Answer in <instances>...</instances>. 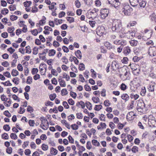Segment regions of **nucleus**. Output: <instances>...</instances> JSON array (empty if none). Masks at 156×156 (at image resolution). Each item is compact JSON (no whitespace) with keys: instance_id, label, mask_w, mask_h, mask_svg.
Listing matches in <instances>:
<instances>
[{"instance_id":"nucleus-1","label":"nucleus","mask_w":156,"mask_h":156,"mask_svg":"<svg viewBox=\"0 0 156 156\" xmlns=\"http://www.w3.org/2000/svg\"><path fill=\"white\" fill-rule=\"evenodd\" d=\"M112 29L113 31L118 33L120 32L122 29V25L120 21L117 20L113 22Z\"/></svg>"},{"instance_id":"nucleus-2","label":"nucleus","mask_w":156,"mask_h":156,"mask_svg":"<svg viewBox=\"0 0 156 156\" xmlns=\"http://www.w3.org/2000/svg\"><path fill=\"white\" fill-rule=\"evenodd\" d=\"M148 53L151 57L156 55V47L155 46L150 47L148 49Z\"/></svg>"},{"instance_id":"nucleus-3","label":"nucleus","mask_w":156,"mask_h":156,"mask_svg":"<svg viewBox=\"0 0 156 156\" xmlns=\"http://www.w3.org/2000/svg\"><path fill=\"white\" fill-rule=\"evenodd\" d=\"M108 9H102L100 10V16L101 19H103L107 17L108 14Z\"/></svg>"},{"instance_id":"nucleus-4","label":"nucleus","mask_w":156,"mask_h":156,"mask_svg":"<svg viewBox=\"0 0 156 156\" xmlns=\"http://www.w3.org/2000/svg\"><path fill=\"white\" fill-rule=\"evenodd\" d=\"M106 32L104 26H98V36L101 37L104 34H105Z\"/></svg>"},{"instance_id":"nucleus-5","label":"nucleus","mask_w":156,"mask_h":156,"mask_svg":"<svg viewBox=\"0 0 156 156\" xmlns=\"http://www.w3.org/2000/svg\"><path fill=\"white\" fill-rule=\"evenodd\" d=\"M119 65L117 62L115 61H113L112 62L111 67L113 70H115V69H119Z\"/></svg>"},{"instance_id":"nucleus-6","label":"nucleus","mask_w":156,"mask_h":156,"mask_svg":"<svg viewBox=\"0 0 156 156\" xmlns=\"http://www.w3.org/2000/svg\"><path fill=\"white\" fill-rule=\"evenodd\" d=\"M139 1L140 0H129L130 5L134 7L138 5Z\"/></svg>"},{"instance_id":"nucleus-7","label":"nucleus","mask_w":156,"mask_h":156,"mask_svg":"<svg viewBox=\"0 0 156 156\" xmlns=\"http://www.w3.org/2000/svg\"><path fill=\"white\" fill-rule=\"evenodd\" d=\"M131 50L129 47L127 46L125 48L123 49V53L126 55H127L130 53Z\"/></svg>"},{"instance_id":"nucleus-8","label":"nucleus","mask_w":156,"mask_h":156,"mask_svg":"<svg viewBox=\"0 0 156 156\" xmlns=\"http://www.w3.org/2000/svg\"><path fill=\"white\" fill-rule=\"evenodd\" d=\"M139 3L140 7L144 8L147 4V2L145 1L140 0Z\"/></svg>"},{"instance_id":"nucleus-9","label":"nucleus","mask_w":156,"mask_h":156,"mask_svg":"<svg viewBox=\"0 0 156 156\" xmlns=\"http://www.w3.org/2000/svg\"><path fill=\"white\" fill-rule=\"evenodd\" d=\"M155 85V83H152L150 84L149 87L148 88V89L149 92H153L154 90V87Z\"/></svg>"},{"instance_id":"nucleus-10","label":"nucleus","mask_w":156,"mask_h":156,"mask_svg":"<svg viewBox=\"0 0 156 156\" xmlns=\"http://www.w3.org/2000/svg\"><path fill=\"white\" fill-rule=\"evenodd\" d=\"M75 54L76 57L79 59L81 58L82 54L81 51L80 50H77L75 52Z\"/></svg>"},{"instance_id":"nucleus-11","label":"nucleus","mask_w":156,"mask_h":156,"mask_svg":"<svg viewBox=\"0 0 156 156\" xmlns=\"http://www.w3.org/2000/svg\"><path fill=\"white\" fill-rule=\"evenodd\" d=\"M122 98L125 100V101H128L129 98V95L126 94H122L121 97Z\"/></svg>"},{"instance_id":"nucleus-12","label":"nucleus","mask_w":156,"mask_h":156,"mask_svg":"<svg viewBox=\"0 0 156 156\" xmlns=\"http://www.w3.org/2000/svg\"><path fill=\"white\" fill-rule=\"evenodd\" d=\"M122 72L125 73L123 76V78L122 79L124 80H126L128 77V72L125 69H122Z\"/></svg>"},{"instance_id":"nucleus-13","label":"nucleus","mask_w":156,"mask_h":156,"mask_svg":"<svg viewBox=\"0 0 156 156\" xmlns=\"http://www.w3.org/2000/svg\"><path fill=\"white\" fill-rule=\"evenodd\" d=\"M130 97L131 99H134V100H137L139 97V95L137 94H134L132 93L130 94Z\"/></svg>"},{"instance_id":"nucleus-14","label":"nucleus","mask_w":156,"mask_h":156,"mask_svg":"<svg viewBox=\"0 0 156 156\" xmlns=\"http://www.w3.org/2000/svg\"><path fill=\"white\" fill-rule=\"evenodd\" d=\"M133 9H130L126 10H123L122 12L124 13L126 15L129 16L131 14V13L133 11Z\"/></svg>"},{"instance_id":"nucleus-15","label":"nucleus","mask_w":156,"mask_h":156,"mask_svg":"<svg viewBox=\"0 0 156 156\" xmlns=\"http://www.w3.org/2000/svg\"><path fill=\"white\" fill-rule=\"evenodd\" d=\"M130 67L133 71H136L137 69V67H138V66L136 65L135 63H133L130 64Z\"/></svg>"},{"instance_id":"nucleus-16","label":"nucleus","mask_w":156,"mask_h":156,"mask_svg":"<svg viewBox=\"0 0 156 156\" xmlns=\"http://www.w3.org/2000/svg\"><path fill=\"white\" fill-rule=\"evenodd\" d=\"M46 20V17L44 16H42V19L39 21V25H42L45 24Z\"/></svg>"},{"instance_id":"nucleus-17","label":"nucleus","mask_w":156,"mask_h":156,"mask_svg":"<svg viewBox=\"0 0 156 156\" xmlns=\"http://www.w3.org/2000/svg\"><path fill=\"white\" fill-rule=\"evenodd\" d=\"M129 42L132 46H135L137 45L138 41L136 40H133L130 41Z\"/></svg>"},{"instance_id":"nucleus-18","label":"nucleus","mask_w":156,"mask_h":156,"mask_svg":"<svg viewBox=\"0 0 156 156\" xmlns=\"http://www.w3.org/2000/svg\"><path fill=\"white\" fill-rule=\"evenodd\" d=\"M106 124L105 123L101 122L99 126H98V130L99 129H102L104 128H106Z\"/></svg>"},{"instance_id":"nucleus-19","label":"nucleus","mask_w":156,"mask_h":156,"mask_svg":"<svg viewBox=\"0 0 156 156\" xmlns=\"http://www.w3.org/2000/svg\"><path fill=\"white\" fill-rule=\"evenodd\" d=\"M76 105L77 106H79V105H80L82 108H84L85 107V103L84 102L82 101H80V102H78Z\"/></svg>"},{"instance_id":"nucleus-20","label":"nucleus","mask_w":156,"mask_h":156,"mask_svg":"<svg viewBox=\"0 0 156 156\" xmlns=\"http://www.w3.org/2000/svg\"><path fill=\"white\" fill-rule=\"evenodd\" d=\"M58 151L55 148L53 147H51V148L50 153L51 154L55 155L57 154Z\"/></svg>"},{"instance_id":"nucleus-21","label":"nucleus","mask_w":156,"mask_h":156,"mask_svg":"<svg viewBox=\"0 0 156 156\" xmlns=\"http://www.w3.org/2000/svg\"><path fill=\"white\" fill-rule=\"evenodd\" d=\"M58 81L59 83V84L61 87H65L66 86V84L65 81L63 80H60V79L58 80Z\"/></svg>"},{"instance_id":"nucleus-22","label":"nucleus","mask_w":156,"mask_h":156,"mask_svg":"<svg viewBox=\"0 0 156 156\" xmlns=\"http://www.w3.org/2000/svg\"><path fill=\"white\" fill-rule=\"evenodd\" d=\"M9 8L11 11H14L16 9V5L15 4L10 5L9 6Z\"/></svg>"},{"instance_id":"nucleus-23","label":"nucleus","mask_w":156,"mask_h":156,"mask_svg":"<svg viewBox=\"0 0 156 156\" xmlns=\"http://www.w3.org/2000/svg\"><path fill=\"white\" fill-rule=\"evenodd\" d=\"M56 53L54 49H51L49 51L48 55L49 56H53Z\"/></svg>"},{"instance_id":"nucleus-24","label":"nucleus","mask_w":156,"mask_h":156,"mask_svg":"<svg viewBox=\"0 0 156 156\" xmlns=\"http://www.w3.org/2000/svg\"><path fill=\"white\" fill-rule=\"evenodd\" d=\"M1 12L2 14L5 15L8 13L9 10L6 8H4L1 10Z\"/></svg>"},{"instance_id":"nucleus-25","label":"nucleus","mask_w":156,"mask_h":156,"mask_svg":"<svg viewBox=\"0 0 156 156\" xmlns=\"http://www.w3.org/2000/svg\"><path fill=\"white\" fill-rule=\"evenodd\" d=\"M132 8H131L130 6L129 5L127 4L126 3L125 4V5H124L123 8V10H128L129 9H132Z\"/></svg>"},{"instance_id":"nucleus-26","label":"nucleus","mask_w":156,"mask_h":156,"mask_svg":"<svg viewBox=\"0 0 156 156\" xmlns=\"http://www.w3.org/2000/svg\"><path fill=\"white\" fill-rule=\"evenodd\" d=\"M19 72H18L16 70L13 69L12 71L11 74L12 75L14 76H17L18 75Z\"/></svg>"},{"instance_id":"nucleus-27","label":"nucleus","mask_w":156,"mask_h":156,"mask_svg":"<svg viewBox=\"0 0 156 156\" xmlns=\"http://www.w3.org/2000/svg\"><path fill=\"white\" fill-rule=\"evenodd\" d=\"M127 34H129L130 35L129 37V38H132L135 35V33L133 32L132 30L129 31Z\"/></svg>"},{"instance_id":"nucleus-28","label":"nucleus","mask_w":156,"mask_h":156,"mask_svg":"<svg viewBox=\"0 0 156 156\" xmlns=\"http://www.w3.org/2000/svg\"><path fill=\"white\" fill-rule=\"evenodd\" d=\"M79 69L80 70L83 71L85 67L84 64L82 63H80L79 66Z\"/></svg>"},{"instance_id":"nucleus-29","label":"nucleus","mask_w":156,"mask_h":156,"mask_svg":"<svg viewBox=\"0 0 156 156\" xmlns=\"http://www.w3.org/2000/svg\"><path fill=\"white\" fill-rule=\"evenodd\" d=\"M67 20L68 21L69 23H71L74 21V19L73 17L69 16L67 17H66Z\"/></svg>"},{"instance_id":"nucleus-30","label":"nucleus","mask_w":156,"mask_h":156,"mask_svg":"<svg viewBox=\"0 0 156 156\" xmlns=\"http://www.w3.org/2000/svg\"><path fill=\"white\" fill-rule=\"evenodd\" d=\"M62 77L63 78H66L67 81L69 80L70 79V77L66 73H64L62 74Z\"/></svg>"},{"instance_id":"nucleus-31","label":"nucleus","mask_w":156,"mask_h":156,"mask_svg":"<svg viewBox=\"0 0 156 156\" xmlns=\"http://www.w3.org/2000/svg\"><path fill=\"white\" fill-rule=\"evenodd\" d=\"M86 105L87 108L89 110L92 109V105L91 104L89 101H87L86 102Z\"/></svg>"},{"instance_id":"nucleus-32","label":"nucleus","mask_w":156,"mask_h":156,"mask_svg":"<svg viewBox=\"0 0 156 156\" xmlns=\"http://www.w3.org/2000/svg\"><path fill=\"white\" fill-rule=\"evenodd\" d=\"M26 53L30 54L31 53V51L30 47L29 46H27L25 47Z\"/></svg>"},{"instance_id":"nucleus-33","label":"nucleus","mask_w":156,"mask_h":156,"mask_svg":"<svg viewBox=\"0 0 156 156\" xmlns=\"http://www.w3.org/2000/svg\"><path fill=\"white\" fill-rule=\"evenodd\" d=\"M2 137L3 139L7 140L9 138V136L7 133H5L2 135Z\"/></svg>"},{"instance_id":"nucleus-34","label":"nucleus","mask_w":156,"mask_h":156,"mask_svg":"<svg viewBox=\"0 0 156 156\" xmlns=\"http://www.w3.org/2000/svg\"><path fill=\"white\" fill-rule=\"evenodd\" d=\"M70 67L71 68V69L72 71L76 73L77 72V69L75 66L73 65L72 63H71Z\"/></svg>"},{"instance_id":"nucleus-35","label":"nucleus","mask_w":156,"mask_h":156,"mask_svg":"<svg viewBox=\"0 0 156 156\" xmlns=\"http://www.w3.org/2000/svg\"><path fill=\"white\" fill-rule=\"evenodd\" d=\"M32 79L31 77L29 76L27 77L26 83L28 84H30L32 82Z\"/></svg>"},{"instance_id":"nucleus-36","label":"nucleus","mask_w":156,"mask_h":156,"mask_svg":"<svg viewBox=\"0 0 156 156\" xmlns=\"http://www.w3.org/2000/svg\"><path fill=\"white\" fill-rule=\"evenodd\" d=\"M11 100L10 98L9 99V100L8 101H7V102L8 104L6 103V102H4V105L7 107H9L10 106V104L11 103Z\"/></svg>"},{"instance_id":"nucleus-37","label":"nucleus","mask_w":156,"mask_h":156,"mask_svg":"<svg viewBox=\"0 0 156 156\" xmlns=\"http://www.w3.org/2000/svg\"><path fill=\"white\" fill-rule=\"evenodd\" d=\"M75 5L77 8H79L81 6L80 3L78 0H76L75 2Z\"/></svg>"},{"instance_id":"nucleus-38","label":"nucleus","mask_w":156,"mask_h":156,"mask_svg":"<svg viewBox=\"0 0 156 156\" xmlns=\"http://www.w3.org/2000/svg\"><path fill=\"white\" fill-rule=\"evenodd\" d=\"M48 146L44 144H43L42 145L41 148L44 151L47 150L48 149Z\"/></svg>"},{"instance_id":"nucleus-39","label":"nucleus","mask_w":156,"mask_h":156,"mask_svg":"<svg viewBox=\"0 0 156 156\" xmlns=\"http://www.w3.org/2000/svg\"><path fill=\"white\" fill-rule=\"evenodd\" d=\"M56 97V95L55 94H51L49 96V98L50 100L51 101H53Z\"/></svg>"},{"instance_id":"nucleus-40","label":"nucleus","mask_w":156,"mask_h":156,"mask_svg":"<svg viewBox=\"0 0 156 156\" xmlns=\"http://www.w3.org/2000/svg\"><path fill=\"white\" fill-rule=\"evenodd\" d=\"M143 105H144V106H145V104L144 102L143 101L142 102H141L139 101L137 103V106L139 107V108H143L142 107Z\"/></svg>"},{"instance_id":"nucleus-41","label":"nucleus","mask_w":156,"mask_h":156,"mask_svg":"<svg viewBox=\"0 0 156 156\" xmlns=\"http://www.w3.org/2000/svg\"><path fill=\"white\" fill-rule=\"evenodd\" d=\"M3 129L6 131H9L10 129V127L9 125L6 124L3 127Z\"/></svg>"},{"instance_id":"nucleus-42","label":"nucleus","mask_w":156,"mask_h":156,"mask_svg":"<svg viewBox=\"0 0 156 156\" xmlns=\"http://www.w3.org/2000/svg\"><path fill=\"white\" fill-rule=\"evenodd\" d=\"M18 18V17L15 15H12L10 16V19L11 20L13 21L16 20Z\"/></svg>"},{"instance_id":"nucleus-43","label":"nucleus","mask_w":156,"mask_h":156,"mask_svg":"<svg viewBox=\"0 0 156 156\" xmlns=\"http://www.w3.org/2000/svg\"><path fill=\"white\" fill-rule=\"evenodd\" d=\"M10 136L11 139H12L16 140L17 138V135L14 133H11L10 135Z\"/></svg>"},{"instance_id":"nucleus-44","label":"nucleus","mask_w":156,"mask_h":156,"mask_svg":"<svg viewBox=\"0 0 156 156\" xmlns=\"http://www.w3.org/2000/svg\"><path fill=\"white\" fill-rule=\"evenodd\" d=\"M68 93V92L66 89H62L61 90V94L62 96L66 95Z\"/></svg>"},{"instance_id":"nucleus-45","label":"nucleus","mask_w":156,"mask_h":156,"mask_svg":"<svg viewBox=\"0 0 156 156\" xmlns=\"http://www.w3.org/2000/svg\"><path fill=\"white\" fill-rule=\"evenodd\" d=\"M56 5V3L55 2H53L51 3V7H52V8H51V6H49L48 8L49 9H51L52 10V9H55V10H56V8H56L55 7V5Z\"/></svg>"},{"instance_id":"nucleus-46","label":"nucleus","mask_w":156,"mask_h":156,"mask_svg":"<svg viewBox=\"0 0 156 156\" xmlns=\"http://www.w3.org/2000/svg\"><path fill=\"white\" fill-rule=\"evenodd\" d=\"M31 4V1H26L24 2L23 5L25 7H27L29 6Z\"/></svg>"},{"instance_id":"nucleus-47","label":"nucleus","mask_w":156,"mask_h":156,"mask_svg":"<svg viewBox=\"0 0 156 156\" xmlns=\"http://www.w3.org/2000/svg\"><path fill=\"white\" fill-rule=\"evenodd\" d=\"M38 48L36 47H34L33 49V54L34 55H36L38 53Z\"/></svg>"},{"instance_id":"nucleus-48","label":"nucleus","mask_w":156,"mask_h":156,"mask_svg":"<svg viewBox=\"0 0 156 156\" xmlns=\"http://www.w3.org/2000/svg\"><path fill=\"white\" fill-rule=\"evenodd\" d=\"M132 151L134 153H136L138 151V148L137 146H133L131 149Z\"/></svg>"},{"instance_id":"nucleus-49","label":"nucleus","mask_w":156,"mask_h":156,"mask_svg":"<svg viewBox=\"0 0 156 156\" xmlns=\"http://www.w3.org/2000/svg\"><path fill=\"white\" fill-rule=\"evenodd\" d=\"M62 105L66 109H68L69 108V106L66 101L63 102Z\"/></svg>"},{"instance_id":"nucleus-50","label":"nucleus","mask_w":156,"mask_h":156,"mask_svg":"<svg viewBox=\"0 0 156 156\" xmlns=\"http://www.w3.org/2000/svg\"><path fill=\"white\" fill-rule=\"evenodd\" d=\"M91 72L92 73L91 76L92 77L94 78L96 77V73L94 71V70L91 69L90 70Z\"/></svg>"},{"instance_id":"nucleus-51","label":"nucleus","mask_w":156,"mask_h":156,"mask_svg":"<svg viewBox=\"0 0 156 156\" xmlns=\"http://www.w3.org/2000/svg\"><path fill=\"white\" fill-rule=\"evenodd\" d=\"M68 103L70 105H73L74 104L75 102L72 98L69 99L68 100Z\"/></svg>"},{"instance_id":"nucleus-52","label":"nucleus","mask_w":156,"mask_h":156,"mask_svg":"<svg viewBox=\"0 0 156 156\" xmlns=\"http://www.w3.org/2000/svg\"><path fill=\"white\" fill-rule=\"evenodd\" d=\"M71 127L73 130H76L78 128V126L76 124H72L71 125Z\"/></svg>"},{"instance_id":"nucleus-53","label":"nucleus","mask_w":156,"mask_h":156,"mask_svg":"<svg viewBox=\"0 0 156 156\" xmlns=\"http://www.w3.org/2000/svg\"><path fill=\"white\" fill-rule=\"evenodd\" d=\"M38 72V70L37 68H33L32 69L31 71L32 74L33 75H34Z\"/></svg>"},{"instance_id":"nucleus-54","label":"nucleus","mask_w":156,"mask_h":156,"mask_svg":"<svg viewBox=\"0 0 156 156\" xmlns=\"http://www.w3.org/2000/svg\"><path fill=\"white\" fill-rule=\"evenodd\" d=\"M4 114L6 116L9 118L11 116V115L10 113L8 111V110H6L4 112Z\"/></svg>"},{"instance_id":"nucleus-55","label":"nucleus","mask_w":156,"mask_h":156,"mask_svg":"<svg viewBox=\"0 0 156 156\" xmlns=\"http://www.w3.org/2000/svg\"><path fill=\"white\" fill-rule=\"evenodd\" d=\"M62 60V62L66 64H67L68 62V60L65 56L63 57Z\"/></svg>"},{"instance_id":"nucleus-56","label":"nucleus","mask_w":156,"mask_h":156,"mask_svg":"<svg viewBox=\"0 0 156 156\" xmlns=\"http://www.w3.org/2000/svg\"><path fill=\"white\" fill-rule=\"evenodd\" d=\"M70 96L73 98H75L76 97V94L72 91L70 92Z\"/></svg>"},{"instance_id":"nucleus-57","label":"nucleus","mask_w":156,"mask_h":156,"mask_svg":"<svg viewBox=\"0 0 156 156\" xmlns=\"http://www.w3.org/2000/svg\"><path fill=\"white\" fill-rule=\"evenodd\" d=\"M120 42L119 44V45H121V46H122V47L123 46L125 45L126 44V42L125 40H120Z\"/></svg>"},{"instance_id":"nucleus-58","label":"nucleus","mask_w":156,"mask_h":156,"mask_svg":"<svg viewBox=\"0 0 156 156\" xmlns=\"http://www.w3.org/2000/svg\"><path fill=\"white\" fill-rule=\"evenodd\" d=\"M33 110L34 109L31 106L28 105L27 106V112L31 113V112H33Z\"/></svg>"},{"instance_id":"nucleus-59","label":"nucleus","mask_w":156,"mask_h":156,"mask_svg":"<svg viewBox=\"0 0 156 156\" xmlns=\"http://www.w3.org/2000/svg\"><path fill=\"white\" fill-rule=\"evenodd\" d=\"M14 30V28L13 27H8L7 30L8 32L10 33H11Z\"/></svg>"},{"instance_id":"nucleus-60","label":"nucleus","mask_w":156,"mask_h":156,"mask_svg":"<svg viewBox=\"0 0 156 156\" xmlns=\"http://www.w3.org/2000/svg\"><path fill=\"white\" fill-rule=\"evenodd\" d=\"M146 93V90L145 87H144V89H142L141 90L140 92V94L143 96L145 95Z\"/></svg>"},{"instance_id":"nucleus-61","label":"nucleus","mask_w":156,"mask_h":156,"mask_svg":"<svg viewBox=\"0 0 156 156\" xmlns=\"http://www.w3.org/2000/svg\"><path fill=\"white\" fill-rule=\"evenodd\" d=\"M12 151V148L11 147H9L6 149V152L8 154H11Z\"/></svg>"},{"instance_id":"nucleus-62","label":"nucleus","mask_w":156,"mask_h":156,"mask_svg":"<svg viewBox=\"0 0 156 156\" xmlns=\"http://www.w3.org/2000/svg\"><path fill=\"white\" fill-rule=\"evenodd\" d=\"M68 139L70 143L72 144H73L74 143V139L70 135H69L68 136Z\"/></svg>"},{"instance_id":"nucleus-63","label":"nucleus","mask_w":156,"mask_h":156,"mask_svg":"<svg viewBox=\"0 0 156 156\" xmlns=\"http://www.w3.org/2000/svg\"><path fill=\"white\" fill-rule=\"evenodd\" d=\"M86 147L89 150H90L91 148V146L90 141H88L87 142Z\"/></svg>"},{"instance_id":"nucleus-64","label":"nucleus","mask_w":156,"mask_h":156,"mask_svg":"<svg viewBox=\"0 0 156 156\" xmlns=\"http://www.w3.org/2000/svg\"><path fill=\"white\" fill-rule=\"evenodd\" d=\"M120 88L122 90H124L126 88V86L124 83H122L121 85Z\"/></svg>"}]
</instances>
